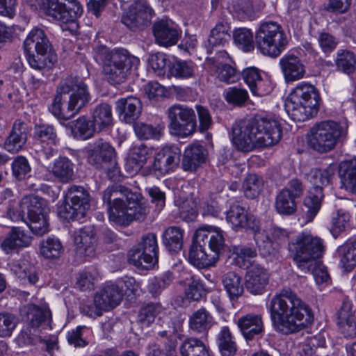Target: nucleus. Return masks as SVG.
<instances>
[{"mask_svg":"<svg viewBox=\"0 0 356 356\" xmlns=\"http://www.w3.org/2000/svg\"><path fill=\"white\" fill-rule=\"evenodd\" d=\"M282 136L275 120L259 118L235 122L232 127V140L237 150L250 152L277 144Z\"/></svg>","mask_w":356,"mask_h":356,"instance_id":"2","label":"nucleus"},{"mask_svg":"<svg viewBox=\"0 0 356 356\" xmlns=\"http://www.w3.org/2000/svg\"><path fill=\"white\" fill-rule=\"evenodd\" d=\"M43 7L46 13L54 19L65 24L63 31L74 33L78 29L76 19L83 9L77 0H44Z\"/></svg>","mask_w":356,"mask_h":356,"instance_id":"12","label":"nucleus"},{"mask_svg":"<svg viewBox=\"0 0 356 356\" xmlns=\"http://www.w3.org/2000/svg\"><path fill=\"white\" fill-rule=\"evenodd\" d=\"M134 129L137 137L142 140L158 139L161 135L160 127L151 124L139 122L134 124Z\"/></svg>","mask_w":356,"mask_h":356,"instance_id":"54","label":"nucleus"},{"mask_svg":"<svg viewBox=\"0 0 356 356\" xmlns=\"http://www.w3.org/2000/svg\"><path fill=\"white\" fill-rule=\"evenodd\" d=\"M337 325L341 334L346 338L356 337V321L353 304L345 300L337 314Z\"/></svg>","mask_w":356,"mask_h":356,"instance_id":"25","label":"nucleus"},{"mask_svg":"<svg viewBox=\"0 0 356 356\" xmlns=\"http://www.w3.org/2000/svg\"><path fill=\"white\" fill-rule=\"evenodd\" d=\"M224 97L228 104L237 106H243L249 97L245 89L237 87L228 88L224 93Z\"/></svg>","mask_w":356,"mask_h":356,"instance_id":"56","label":"nucleus"},{"mask_svg":"<svg viewBox=\"0 0 356 356\" xmlns=\"http://www.w3.org/2000/svg\"><path fill=\"white\" fill-rule=\"evenodd\" d=\"M274 207L280 215H293L297 210L296 199L286 189H281L276 195Z\"/></svg>","mask_w":356,"mask_h":356,"instance_id":"42","label":"nucleus"},{"mask_svg":"<svg viewBox=\"0 0 356 356\" xmlns=\"http://www.w3.org/2000/svg\"><path fill=\"white\" fill-rule=\"evenodd\" d=\"M350 220L348 213L343 210H338L332 214V232L333 234H339L343 231L348 226Z\"/></svg>","mask_w":356,"mask_h":356,"instance_id":"60","label":"nucleus"},{"mask_svg":"<svg viewBox=\"0 0 356 356\" xmlns=\"http://www.w3.org/2000/svg\"><path fill=\"white\" fill-rule=\"evenodd\" d=\"M334 63L338 71L350 74L356 70V54L348 49H339Z\"/></svg>","mask_w":356,"mask_h":356,"instance_id":"44","label":"nucleus"},{"mask_svg":"<svg viewBox=\"0 0 356 356\" xmlns=\"http://www.w3.org/2000/svg\"><path fill=\"white\" fill-rule=\"evenodd\" d=\"M195 236L197 240L202 242L209 238L208 245L210 253L218 261L225 246V238L220 228L204 225L196 230Z\"/></svg>","mask_w":356,"mask_h":356,"instance_id":"21","label":"nucleus"},{"mask_svg":"<svg viewBox=\"0 0 356 356\" xmlns=\"http://www.w3.org/2000/svg\"><path fill=\"white\" fill-rule=\"evenodd\" d=\"M234 40L236 44L245 52L254 49L253 34L252 31L246 28H239L234 32Z\"/></svg>","mask_w":356,"mask_h":356,"instance_id":"53","label":"nucleus"},{"mask_svg":"<svg viewBox=\"0 0 356 356\" xmlns=\"http://www.w3.org/2000/svg\"><path fill=\"white\" fill-rule=\"evenodd\" d=\"M10 270L20 280H27L31 284H35L38 280L34 266L26 259L13 261L10 264Z\"/></svg>","mask_w":356,"mask_h":356,"instance_id":"39","label":"nucleus"},{"mask_svg":"<svg viewBox=\"0 0 356 356\" xmlns=\"http://www.w3.org/2000/svg\"><path fill=\"white\" fill-rule=\"evenodd\" d=\"M268 309L275 330L283 334L298 332L312 321L308 305L289 289L276 293Z\"/></svg>","mask_w":356,"mask_h":356,"instance_id":"1","label":"nucleus"},{"mask_svg":"<svg viewBox=\"0 0 356 356\" xmlns=\"http://www.w3.org/2000/svg\"><path fill=\"white\" fill-rule=\"evenodd\" d=\"M17 325L16 318L9 314H0V337H10Z\"/></svg>","mask_w":356,"mask_h":356,"instance_id":"61","label":"nucleus"},{"mask_svg":"<svg viewBox=\"0 0 356 356\" xmlns=\"http://www.w3.org/2000/svg\"><path fill=\"white\" fill-rule=\"evenodd\" d=\"M287 43L284 31L277 22H263L255 32L256 47L263 55L276 58L284 50Z\"/></svg>","mask_w":356,"mask_h":356,"instance_id":"8","label":"nucleus"},{"mask_svg":"<svg viewBox=\"0 0 356 356\" xmlns=\"http://www.w3.org/2000/svg\"><path fill=\"white\" fill-rule=\"evenodd\" d=\"M123 298V291L115 284L106 285L94 296L93 303L82 307V312L90 317L101 316L104 312L109 311L118 305Z\"/></svg>","mask_w":356,"mask_h":356,"instance_id":"17","label":"nucleus"},{"mask_svg":"<svg viewBox=\"0 0 356 356\" xmlns=\"http://www.w3.org/2000/svg\"><path fill=\"white\" fill-rule=\"evenodd\" d=\"M28 134L29 129L26 124L20 120H16L11 132L5 140L4 148L11 153L18 152L25 145Z\"/></svg>","mask_w":356,"mask_h":356,"instance_id":"26","label":"nucleus"},{"mask_svg":"<svg viewBox=\"0 0 356 356\" xmlns=\"http://www.w3.org/2000/svg\"><path fill=\"white\" fill-rule=\"evenodd\" d=\"M289 249L293 252V260L300 270H309L315 261L320 259L325 251L323 240L310 232H302L289 243Z\"/></svg>","mask_w":356,"mask_h":356,"instance_id":"7","label":"nucleus"},{"mask_svg":"<svg viewBox=\"0 0 356 356\" xmlns=\"http://www.w3.org/2000/svg\"><path fill=\"white\" fill-rule=\"evenodd\" d=\"M94 57L103 63L104 72L113 84L124 82L132 69H137L140 64L138 58L124 49L110 51L106 47H100L95 50Z\"/></svg>","mask_w":356,"mask_h":356,"instance_id":"5","label":"nucleus"},{"mask_svg":"<svg viewBox=\"0 0 356 356\" xmlns=\"http://www.w3.org/2000/svg\"><path fill=\"white\" fill-rule=\"evenodd\" d=\"M50 47L48 38L40 29H33L24 42V49L29 65L35 70L44 67L46 54Z\"/></svg>","mask_w":356,"mask_h":356,"instance_id":"16","label":"nucleus"},{"mask_svg":"<svg viewBox=\"0 0 356 356\" xmlns=\"http://www.w3.org/2000/svg\"><path fill=\"white\" fill-rule=\"evenodd\" d=\"M319 102L317 89L312 84L302 82L291 92L285 106L293 120L304 122L317 114Z\"/></svg>","mask_w":356,"mask_h":356,"instance_id":"6","label":"nucleus"},{"mask_svg":"<svg viewBox=\"0 0 356 356\" xmlns=\"http://www.w3.org/2000/svg\"><path fill=\"white\" fill-rule=\"evenodd\" d=\"M153 32L156 42L163 47L176 44L181 35L178 25L170 19L156 22L154 24Z\"/></svg>","mask_w":356,"mask_h":356,"instance_id":"22","label":"nucleus"},{"mask_svg":"<svg viewBox=\"0 0 356 356\" xmlns=\"http://www.w3.org/2000/svg\"><path fill=\"white\" fill-rule=\"evenodd\" d=\"M239 76V73L230 65H223L218 69V78L227 84L236 83Z\"/></svg>","mask_w":356,"mask_h":356,"instance_id":"64","label":"nucleus"},{"mask_svg":"<svg viewBox=\"0 0 356 356\" xmlns=\"http://www.w3.org/2000/svg\"><path fill=\"white\" fill-rule=\"evenodd\" d=\"M74 177V164L67 157L60 156L54 160L43 175L44 180L68 183Z\"/></svg>","mask_w":356,"mask_h":356,"instance_id":"23","label":"nucleus"},{"mask_svg":"<svg viewBox=\"0 0 356 356\" xmlns=\"http://www.w3.org/2000/svg\"><path fill=\"white\" fill-rule=\"evenodd\" d=\"M13 176L19 179H24L29 176L31 167L28 160L24 156H17L12 163Z\"/></svg>","mask_w":356,"mask_h":356,"instance_id":"58","label":"nucleus"},{"mask_svg":"<svg viewBox=\"0 0 356 356\" xmlns=\"http://www.w3.org/2000/svg\"><path fill=\"white\" fill-rule=\"evenodd\" d=\"M196 70L197 66L195 63L186 60H176L170 66V74L177 78H193Z\"/></svg>","mask_w":356,"mask_h":356,"instance_id":"51","label":"nucleus"},{"mask_svg":"<svg viewBox=\"0 0 356 356\" xmlns=\"http://www.w3.org/2000/svg\"><path fill=\"white\" fill-rule=\"evenodd\" d=\"M242 335L247 340H252L264 332L262 317L259 314H248L241 316L236 321Z\"/></svg>","mask_w":356,"mask_h":356,"instance_id":"28","label":"nucleus"},{"mask_svg":"<svg viewBox=\"0 0 356 356\" xmlns=\"http://www.w3.org/2000/svg\"><path fill=\"white\" fill-rule=\"evenodd\" d=\"M31 241V237L24 230L13 227L1 243V247L6 254H10L19 249L29 247Z\"/></svg>","mask_w":356,"mask_h":356,"instance_id":"32","label":"nucleus"},{"mask_svg":"<svg viewBox=\"0 0 356 356\" xmlns=\"http://www.w3.org/2000/svg\"><path fill=\"white\" fill-rule=\"evenodd\" d=\"M181 149L176 145L164 147L155 156L152 165L157 176L165 175L173 171L179 164Z\"/></svg>","mask_w":356,"mask_h":356,"instance_id":"19","label":"nucleus"},{"mask_svg":"<svg viewBox=\"0 0 356 356\" xmlns=\"http://www.w3.org/2000/svg\"><path fill=\"white\" fill-rule=\"evenodd\" d=\"M103 200L107 204L110 221L120 226H127L134 220L143 221L148 213L142 196L121 185L108 186Z\"/></svg>","mask_w":356,"mask_h":356,"instance_id":"3","label":"nucleus"},{"mask_svg":"<svg viewBox=\"0 0 356 356\" xmlns=\"http://www.w3.org/2000/svg\"><path fill=\"white\" fill-rule=\"evenodd\" d=\"M90 196L87 190L80 186H72L67 191L65 202L58 209V214L67 220H79L90 209Z\"/></svg>","mask_w":356,"mask_h":356,"instance_id":"13","label":"nucleus"},{"mask_svg":"<svg viewBox=\"0 0 356 356\" xmlns=\"http://www.w3.org/2000/svg\"><path fill=\"white\" fill-rule=\"evenodd\" d=\"M305 273L312 272L314 278L317 284L326 282L330 277L327 268L318 260L315 261L314 265H312L309 270H302Z\"/></svg>","mask_w":356,"mask_h":356,"instance_id":"63","label":"nucleus"},{"mask_svg":"<svg viewBox=\"0 0 356 356\" xmlns=\"http://www.w3.org/2000/svg\"><path fill=\"white\" fill-rule=\"evenodd\" d=\"M163 243L170 252H177L183 245L184 230L177 227H168L163 233Z\"/></svg>","mask_w":356,"mask_h":356,"instance_id":"48","label":"nucleus"},{"mask_svg":"<svg viewBox=\"0 0 356 356\" xmlns=\"http://www.w3.org/2000/svg\"><path fill=\"white\" fill-rule=\"evenodd\" d=\"M152 10L144 1H136L131 4L122 16V23L131 29L146 26L152 18Z\"/></svg>","mask_w":356,"mask_h":356,"instance_id":"20","label":"nucleus"},{"mask_svg":"<svg viewBox=\"0 0 356 356\" xmlns=\"http://www.w3.org/2000/svg\"><path fill=\"white\" fill-rule=\"evenodd\" d=\"M141 103L132 96L121 98L116 102V111L126 123H131L140 115Z\"/></svg>","mask_w":356,"mask_h":356,"instance_id":"33","label":"nucleus"},{"mask_svg":"<svg viewBox=\"0 0 356 356\" xmlns=\"http://www.w3.org/2000/svg\"><path fill=\"white\" fill-rule=\"evenodd\" d=\"M339 175L341 188L355 193L356 192V159L342 161L339 165Z\"/></svg>","mask_w":356,"mask_h":356,"instance_id":"34","label":"nucleus"},{"mask_svg":"<svg viewBox=\"0 0 356 356\" xmlns=\"http://www.w3.org/2000/svg\"><path fill=\"white\" fill-rule=\"evenodd\" d=\"M332 175L331 167L326 169L314 168L307 175V179L312 187L303 202L302 213L305 222H312L318 213L324 197L323 188L329 184Z\"/></svg>","mask_w":356,"mask_h":356,"instance_id":"9","label":"nucleus"},{"mask_svg":"<svg viewBox=\"0 0 356 356\" xmlns=\"http://www.w3.org/2000/svg\"><path fill=\"white\" fill-rule=\"evenodd\" d=\"M188 325L193 332L205 333L213 325V317L204 308H201L190 316Z\"/></svg>","mask_w":356,"mask_h":356,"instance_id":"40","label":"nucleus"},{"mask_svg":"<svg viewBox=\"0 0 356 356\" xmlns=\"http://www.w3.org/2000/svg\"><path fill=\"white\" fill-rule=\"evenodd\" d=\"M74 245L77 254L92 257L95 254L96 238L93 226H84L74 233Z\"/></svg>","mask_w":356,"mask_h":356,"instance_id":"24","label":"nucleus"},{"mask_svg":"<svg viewBox=\"0 0 356 356\" xmlns=\"http://www.w3.org/2000/svg\"><path fill=\"white\" fill-rule=\"evenodd\" d=\"M158 260L156 236L149 233L143 236L138 247L132 248L129 253V261L137 267L150 268Z\"/></svg>","mask_w":356,"mask_h":356,"instance_id":"18","label":"nucleus"},{"mask_svg":"<svg viewBox=\"0 0 356 356\" xmlns=\"http://www.w3.org/2000/svg\"><path fill=\"white\" fill-rule=\"evenodd\" d=\"M114 147L102 138L95 140L88 151L89 163L97 168L105 170L110 179H115L120 174Z\"/></svg>","mask_w":356,"mask_h":356,"instance_id":"14","label":"nucleus"},{"mask_svg":"<svg viewBox=\"0 0 356 356\" xmlns=\"http://www.w3.org/2000/svg\"><path fill=\"white\" fill-rule=\"evenodd\" d=\"M167 60L165 54L157 53L150 56L149 65L157 75L163 76L165 73Z\"/></svg>","mask_w":356,"mask_h":356,"instance_id":"62","label":"nucleus"},{"mask_svg":"<svg viewBox=\"0 0 356 356\" xmlns=\"http://www.w3.org/2000/svg\"><path fill=\"white\" fill-rule=\"evenodd\" d=\"M40 254L47 259H57L63 252V247L58 238L50 236L40 243Z\"/></svg>","mask_w":356,"mask_h":356,"instance_id":"49","label":"nucleus"},{"mask_svg":"<svg viewBox=\"0 0 356 356\" xmlns=\"http://www.w3.org/2000/svg\"><path fill=\"white\" fill-rule=\"evenodd\" d=\"M27 318L33 324L39 325L41 323L49 322L51 318V313L48 305H42L41 307L35 305H29L27 307Z\"/></svg>","mask_w":356,"mask_h":356,"instance_id":"52","label":"nucleus"},{"mask_svg":"<svg viewBox=\"0 0 356 356\" xmlns=\"http://www.w3.org/2000/svg\"><path fill=\"white\" fill-rule=\"evenodd\" d=\"M263 187V179L256 174H249L244 179L242 186L245 196L250 199L257 197Z\"/></svg>","mask_w":356,"mask_h":356,"instance_id":"50","label":"nucleus"},{"mask_svg":"<svg viewBox=\"0 0 356 356\" xmlns=\"http://www.w3.org/2000/svg\"><path fill=\"white\" fill-rule=\"evenodd\" d=\"M88 86L79 78L61 81L50 111L58 119L68 120L78 114L90 101Z\"/></svg>","mask_w":356,"mask_h":356,"instance_id":"4","label":"nucleus"},{"mask_svg":"<svg viewBox=\"0 0 356 356\" xmlns=\"http://www.w3.org/2000/svg\"><path fill=\"white\" fill-rule=\"evenodd\" d=\"M205 150L203 146L193 145L185 149L182 168L185 171H194L205 161Z\"/></svg>","mask_w":356,"mask_h":356,"instance_id":"37","label":"nucleus"},{"mask_svg":"<svg viewBox=\"0 0 356 356\" xmlns=\"http://www.w3.org/2000/svg\"><path fill=\"white\" fill-rule=\"evenodd\" d=\"M229 253L234 264L243 268H248L251 260L257 256L256 249L246 245H232Z\"/></svg>","mask_w":356,"mask_h":356,"instance_id":"38","label":"nucleus"},{"mask_svg":"<svg viewBox=\"0 0 356 356\" xmlns=\"http://www.w3.org/2000/svg\"><path fill=\"white\" fill-rule=\"evenodd\" d=\"M200 242L197 238L193 241L188 252V261L197 268L213 266L217 261L210 252H207L206 248Z\"/></svg>","mask_w":356,"mask_h":356,"instance_id":"31","label":"nucleus"},{"mask_svg":"<svg viewBox=\"0 0 356 356\" xmlns=\"http://www.w3.org/2000/svg\"><path fill=\"white\" fill-rule=\"evenodd\" d=\"M151 153V149L143 143L133 145L126 160V170L130 174L137 173L147 163Z\"/></svg>","mask_w":356,"mask_h":356,"instance_id":"27","label":"nucleus"},{"mask_svg":"<svg viewBox=\"0 0 356 356\" xmlns=\"http://www.w3.org/2000/svg\"><path fill=\"white\" fill-rule=\"evenodd\" d=\"M71 129L74 136L81 140L91 138L97 130L92 121H90L85 116L79 117L72 122Z\"/></svg>","mask_w":356,"mask_h":356,"instance_id":"47","label":"nucleus"},{"mask_svg":"<svg viewBox=\"0 0 356 356\" xmlns=\"http://www.w3.org/2000/svg\"><path fill=\"white\" fill-rule=\"evenodd\" d=\"M268 283V275L260 266H255L246 273L245 285L247 291L253 295L262 294Z\"/></svg>","mask_w":356,"mask_h":356,"instance_id":"29","label":"nucleus"},{"mask_svg":"<svg viewBox=\"0 0 356 356\" xmlns=\"http://www.w3.org/2000/svg\"><path fill=\"white\" fill-rule=\"evenodd\" d=\"M182 356H210L209 347L195 337L186 339L180 348Z\"/></svg>","mask_w":356,"mask_h":356,"instance_id":"46","label":"nucleus"},{"mask_svg":"<svg viewBox=\"0 0 356 356\" xmlns=\"http://www.w3.org/2000/svg\"><path fill=\"white\" fill-rule=\"evenodd\" d=\"M161 311V307L159 305L148 304L140 309L138 315L139 321L148 325L154 321L155 317Z\"/></svg>","mask_w":356,"mask_h":356,"instance_id":"59","label":"nucleus"},{"mask_svg":"<svg viewBox=\"0 0 356 356\" xmlns=\"http://www.w3.org/2000/svg\"><path fill=\"white\" fill-rule=\"evenodd\" d=\"M229 26L227 23L218 22L211 31L208 39L209 47L207 51L212 53V48L217 46L224 45L230 38Z\"/></svg>","mask_w":356,"mask_h":356,"instance_id":"43","label":"nucleus"},{"mask_svg":"<svg viewBox=\"0 0 356 356\" xmlns=\"http://www.w3.org/2000/svg\"><path fill=\"white\" fill-rule=\"evenodd\" d=\"M21 207L26 211L29 218L48 216L49 212L46 200L35 195L24 197L21 200Z\"/></svg>","mask_w":356,"mask_h":356,"instance_id":"35","label":"nucleus"},{"mask_svg":"<svg viewBox=\"0 0 356 356\" xmlns=\"http://www.w3.org/2000/svg\"><path fill=\"white\" fill-rule=\"evenodd\" d=\"M217 343L222 356H235L237 346L228 327L221 328L217 336Z\"/></svg>","mask_w":356,"mask_h":356,"instance_id":"45","label":"nucleus"},{"mask_svg":"<svg viewBox=\"0 0 356 356\" xmlns=\"http://www.w3.org/2000/svg\"><path fill=\"white\" fill-rule=\"evenodd\" d=\"M172 281V273L165 272L161 276L155 277L150 280L148 291L153 296H157L170 284Z\"/></svg>","mask_w":356,"mask_h":356,"instance_id":"57","label":"nucleus"},{"mask_svg":"<svg viewBox=\"0 0 356 356\" xmlns=\"http://www.w3.org/2000/svg\"><path fill=\"white\" fill-rule=\"evenodd\" d=\"M226 220L236 231L242 229L252 230L254 234V241L259 248H270V238L264 231L260 230L259 220L244 207L238 204H232L226 212Z\"/></svg>","mask_w":356,"mask_h":356,"instance_id":"11","label":"nucleus"},{"mask_svg":"<svg viewBox=\"0 0 356 356\" xmlns=\"http://www.w3.org/2000/svg\"><path fill=\"white\" fill-rule=\"evenodd\" d=\"M34 137L40 142L47 143L49 145H56L58 143L54 127L47 124L36 126L34 131Z\"/></svg>","mask_w":356,"mask_h":356,"instance_id":"55","label":"nucleus"},{"mask_svg":"<svg viewBox=\"0 0 356 356\" xmlns=\"http://www.w3.org/2000/svg\"><path fill=\"white\" fill-rule=\"evenodd\" d=\"M343 134L342 126L333 120H325L315 124L307 136L309 147L318 153H327L335 148Z\"/></svg>","mask_w":356,"mask_h":356,"instance_id":"10","label":"nucleus"},{"mask_svg":"<svg viewBox=\"0 0 356 356\" xmlns=\"http://www.w3.org/2000/svg\"><path fill=\"white\" fill-rule=\"evenodd\" d=\"M222 283L230 301L234 304L243 293L241 277L235 272L229 271L222 276Z\"/></svg>","mask_w":356,"mask_h":356,"instance_id":"36","label":"nucleus"},{"mask_svg":"<svg viewBox=\"0 0 356 356\" xmlns=\"http://www.w3.org/2000/svg\"><path fill=\"white\" fill-rule=\"evenodd\" d=\"M280 65L286 82L295 81L303 78L305 68L298 57L286 54L280 60Z\"/></svg>","mask_w":356,"mask_h":356,"instance_id":"30","label":"nucleus"},{"mask_svg":"<svg viewBox=\"0 0 356 356\" xmlns=\"http://www.w3.org/2000/svg\"><path fill=\"white\" fill-rule=\"evenodd\" d=\"M92 122L97 128V131H102L113 124V115L111 106L106 103L97 105L92 111Z\"/></svg>","mask_w":356,"mask_h":356,"instance_id":"41","label":"nucleus"},{"mask_svg":"<svg viewBox=\"0 0 356 356\" xmlns=\"http://www.w3.org/2000/svg\"><path fill=\"white\" fill-rule=\"evenodd\" d=\"M170 134L187 137L196 129V115L193 108L181 104H175L167 110Z\"/></svg>","mask_w":356,"mask_h":356,"instance_id":"15","label":"nucleus"}]
</instances>
